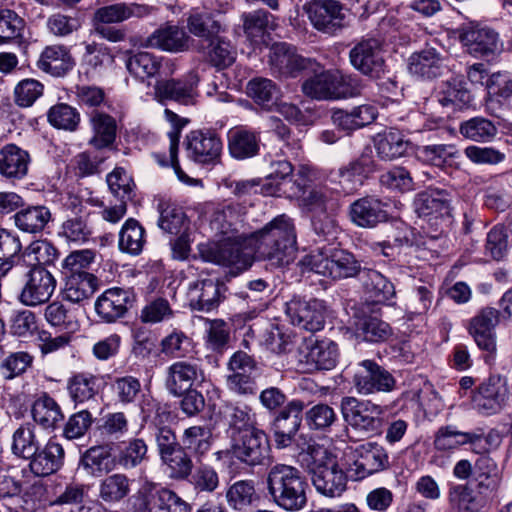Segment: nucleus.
I'll use <instances>...</instances> for the list:
<instances>
[{"label":"nucleus","mask_w":512,"mask_h":512,"mask_svg":"<svg viewBox=\"0 0 512 512\" xmlns=\"http://www.w3.org/2000/svg\"><path fill=\"white\" fill-rule=\"evenodd\" d=\"M382 201L375 197H363L355 200L349 208V216L355 225L362 228H374L387 220L388 214Z\"/></svg>","instance_id":"c756f323"},{"label":"nucleus","mask_w":512,"mask_h":512,"mask_svg":"<svg viewBox=\"0 0 512 512\" xmlns=\"http://www.w3.org/2000/svg\"><path fill=\"white\" fill-rule=\"evenodd\" d=\"M460 39L468 53L476 58L493 56L501 50L498 33L488 27H466Z\"/></svg>","instance_id":"4be33fe9"},{"label":"nucleus","mask_w":512,"mask_h":512,"mask_svg":"<svg viewBox=\"0 0 512 512\" xmlns=\"http://www.w3.org/2000/svg\"><path fill=\"white\" fill-rule=\"evenodd\" d=\"M29 153L15 144H7L0 149V175L10 180L24 178L30 164Z\"/></svg>","instance_id":"473e14b6"},{"label":"nucleus","mask_w":512,"mask_h":512,"mask_svg":"<svg viewBox=\"0 0 512 512\" xmlns=\"http://www.w3.org/2000/svg\"><path fill=\"white\" fill-rule=\"evenodd\" d=\"M131 512H191L190 505L168 488L156 489L154 483H144L131 500Z\"/></svg>","instance_id":"423d86ee"},{"label":"nucleus","mask_w":512,"mask_h":512,"mask_svg":"<svg viewBox=\"0 0 512 512\" xmlns=\"http://www.w3.org/2000/svg\"><path fill=\"white\" fill-rule=\"evenodd\" d=\"M246 90L247 95L266 110H272L277 105L279 89L270 79L253 78L248 82Z\"/></svg>","instance_id":"603ef678"},{"label":"nucleus","mask_w":512,"mask_h":512,"mask_svg":"<svg viewBox=\"0 0 512 512\" xmlns=\"http://www.w3.org/2000/svg\"><path fill=\"white\" fill-rule=\"evenodd\" d=\"M81 465L93 476L110 472L114 468L111 448L107 445L89 448L81 457Z\"/></svg>","instance_id":"6e6d98bb"},{"label":"nucleus","mask_w":512,"mask_h":512,"mask_svg":"<svg viewBox=\"0 0 512 512\" xmlns=\"http://www.w3.org/2000/svg\"><path fill=\"white\" fill-rule=\"evenodd\" d=\"M58 235L68 244L83 245L92 238L93 228L86 215H71L61 223Z\"/></svg>","instance_id":"de8ad7c7"},{"label":"nucleus","mask_w":512,"mask_h":512,"mask_svg":"<svg viewBox=\"0 0 512 512\" xmlns=\"http://www.w3.org/2000/svg\"><path fill=\"white\" fill-rule=\"evenodd\" d=\"M89 124L92 136L88 143L97 150L110 148L117 134L115 119L106 113L94 111L90 115Z\"/></svg>","instance_id":"58836bf2"},{"label":"nucleus","mask_w":512,"mask_h":512,"mask_svg":"<svg viewBox=\"0 0 512 512\" xmlns=\"http://www.w3.org/2000/svg\"><path fill=\"white\" fill-rule=\"evenodd\" d=\"M226 498L229 505L236 510L250 506L257 499L253 482L249 480L235 482L227 490Z\"/></svg>","instance_id":"774afa93"},{"label":"nucleus","mask_w":512,"mask_h":512,"mask_svg":"<svg viewBox=\"0 0 512 512\" xmlns=\"http://www.w3.org/2000/svg\"><path fill=\"white\" fill-rule=\"evenodd\" d=\"M97 289V278L91 273L67 274L63 298L71 303L89 300Z\"/></svg>","instance_id":"ea45409f"},{"label":"nucleus","mask_w":512,"mask_h":512,"mask_svg":"<svg viewBox=\"0 0 512 512\" xmlns=\"http://www.w3.org/2000/svg\"><path fill=\"white\" fill-rule=\"evenodd\" d=\"M414 207L419 217L435 219L443 217L449 213V194L440 189H428L417 195Z\"/></svg>","instance_id":"f704fd0d"},{"label":"nucleus","mask_w":512,"mask_h":512,"mask_svg":"<svg viewBox=\"0 0 512 512\" xmlns=\"http://www.w3.org/2000/svg\"><path fill=\"white\" fill-rule=\"evenodd\" d=\"M304 403L300 400L290 401L277 415L272 424L273 439L276 448L289 447L301 426V413Z\"/></svg>","instance_id":"f3484780"},{"label":"nucleus","mask_w":512,"mask_h":512,"mask_svg":"<svg viewBox=\"0 0 512 512\" xmlns=\"http://www.w3.org/2000/svg\"><path fill=\"white\" fill-rule=\"evenodd\" d=\"M341 411L345 421L357 430L378 433L383 424L384 408L370 400L344 397Z\"/></svg>","instance_id":"0eeeda50"},{"label":"nucleus","mask_w":512,"mask_h":512,"mask_svg":"<svg viewBox=\"0 0 512 512\" xmlns=\"http://www.w3.org/2000/svg\"><path fill=\"white\" fill-rule=\"evenodd\" d=\"M190 37L178 26L166 25L155 30L147 39L145 46L168 52H180L188 49Z\"/></svg>","instance_id":"4c0bfd02"},{"label":"nucleus","mask_w":512,"mask_h":512,"mask_svg":"<svg viewBox=\"0 0 512 512\" xmlns=\"http://www.w3.org/2000/svg\"><path fill=\"white\" fill-rule=\"evenodd\" d=\"M131 479L124 473H114L99 481L98 497L109 505L123 501L131 492Z\"/></svg>","instance_id":"c03bdc74"},{"label":"nucleus","mask_w":512,"mask_h":512,"mask_svg":"<svg viewBox=\"0 0 512 512\" xmlns=\"http://www.w3.org/2000/svg\"><path fill=\"white\" fill-rule=\"evenodd\" d=\"M199 74L190 70L182 78L158 81L155 93L162 99L174 100L183 105H194L199 97Z\"/></svg>","instance_id":"2eb2a0df"},{"label":"nucleus","mask_w":512,"mask_h":512,"mask_svg":"<svg viewBox=\"0 0 512 512\" xmlns=\"http://www.w3.org/2000/svg\"><path fill=\"white\" fill-rule=\"evenodd\" d=\"M186 28L198 38L210 39L220 32L221 25L210 13L192 9L187 14Z\"/></svg>","instance_id":"bf43d9fd"},{"label":"nucleus","mask_w":512,"mask_h":512,"mask_svg":"<svg viewBox=\"0 0 512 512\" xmlns=\"http://www.w3.org/2000/svg\"><path fill=\"white\" fill-rule=\"evenodd\" d=\"M31 413L33 420L44 429H54L64 418L59 404L46 393L34 401Z\"/></svg>","instance_id":"09e8293b"},{"label":"nucleus","mask_w":512,"mask_h":512,"mask_svg":"<svg viewBox=\"0 0 512 512\" xmlns=\"http://www.w3.org/2000/svg\"><path fill=\"white\" fill-rule=\"evenodd\" d=\"M126 68L130 74L142 81L174 72V64L170 59L158 57L148 52H139L130 56L126 61Z\"/></svg>","instance_id":"cd10ccee"},{"label":"nucleus","mask_w":512,"mask_h":512,"mask_svg":"<svg viewBox=\"0 0 512 512\" xmlns=\"http://www.w3.org/2000/svg\"><path fill=\"white\" fill-rule=\"evenodd\" d=\"M308 484L300 470L286 464L272 466L267 474V488L273 501L287 511H299L307 503Z\"/></svg>","instance_id":"f03ea898"},{"label":"nucleus","mask_w":512,"mask_h":512,"mask_svg":"<svg viewBox=\"0 0 512 512\" xmlns=\"http://www.w3.org/2000/svg\"><path fill=\"white\" fill-rule=\"evenodd\" d=\"M232 440L233 455L243 463L259 465L268 455V439L262 430L252 429L241 433L238 439L232 436Z\"/></svg>","instance_id":"a211bd4d"},{"label":"nucleus","mask_w":512,"mask_h":512,"mask_svg":"<svg viewBox=\"0 0 512 512\" xmlns=\"http://www.w3.org/2000/svg\"><path fill=\"white\" fill-rule=\"evenodd\" d=\"M437 98L443 107L452 109H460L471 101L470 92L455 78L441 85Z\"/></svg>","instance_id":"e2e57ef3"},{"label":"nucleus","mask_w":512,"mask_h":512,"mask_svg":"<svg viewBox=\"0 0 512 512\" xmlns=\"http://www.w3.org/2000/svg\"><path fill=\"white\" fill-rule=\"evenodd\" d=\"M51 210L45 205L23 206L12 216L15 227L23 233L38 234L52 221Z\"/></svg>","instance_id":"7c9ffc66"},{"label":"nucleus","mask_w":512,"mask_h":512,"mask_svg":"<svg viewBox=\"0 0 512 512\" xmlns=\"http://www.w3.org/2000/svg\"><path fill=\"white\" fill-rule=\"evenodd\" d=\"M132 300L133 296L128 290L110 288L95 301V312L102 321L113 323L124 317Z\"/></svg>","instance_id":"b1692460"},{"label":"nucleus","mask_w":512,"mask_h":512,"mask_svg":"<svg viewBox=\"0 0 512 512\" xmlns=\"http://www.w3.org/2000/svg\"><path fill=\"white\" fill-rule=\"evenodd\" d=\"M158 211L160 213L159 227L170 234L179 233L185 223V213L182 208L175 203L161 201Z\"/></svg>","instance_id":"69168bd1"},{"label":"nucleus","mask_w":512,"mask_h":512,"mask_svg":"<svg viewBox=\"0 0 512 512\" xmlns=\"http://www.w3.org/2000/svg\"><path fill=\"white\" fill-rule=\"evenodd\" d=\"M154 7L138 3H115L95 10L92 25H110L131 18H144L154 12Z\"/></svg>","instance_id":"5701e85b"},{"label":"nucleus","mask_w":512,"mask_h":512,"mask_svg":"<svg viewBox=\"0 0 512 512\" xmlns=\"http://www.w3.org/2000/svg\"><path fill=\"white\" fill-rule=\"evenodd\" d=\"M448 499L455 512H480L485 504L467 484L452 486L449 489Z\"/></svg>","instance_id":"4d7b16f0"},{"label":"nucleus","mask_w":512,"mask_h":512,"mask_svg":"<svg viewBox=\"0 0 512 512\" xmlns=\"http://www.w3.org/2000/svg\"><path fill=\"white\" fill-rule=\"evenodd\" d=\"M297 265L303 273L313 272L332 279L354 277L360 272V264L351 253L335 248L312 250Z\"/></svg>","instance_id":"20e7f679"},{"label":"nucleus","mask_w":512,"mask_h":512,"mask_svg":"<svg viewBox=\"0 0 512 512\" xmlns=\"http://www.w3.org/2000/svg\"><path fill=\"white\" fill-rule=\"evenodd\" d=\"M460 134L473 142L489 143L494 140L498 134L496 124L483 117L475 116L460 123Z\"/></svg>","instance_id":"3c124183"},{"label":"nucleus","mask_w":512,"mask_h":512,"mask_svg":"<svg viewBox=\"0 0 512 512\" xmlns=\"http://www.w3.org/2000/svg\"><path fill=\"white\" fill-rule=\"evenodd\" d=\"M474 481L479 494H490L495 492L501 482V473L497 463L489 456H480L473 470Z\"/></svg>","instance_id":"79ce46f5"},{"label":"nucleus","mask_w":512,"mask_h":512,"mask_svg":"<svg viewBox=\"0 0 512 512\" xmlns=\"http://www.w3.org/2000/svg\"><path fill=\"white\" fill-rule=\"evenodd\" d=\"M204 379V371L197 362L181 360L167 368L165 386L170 394L181 396Z\"/></svg>","instance_id":"6ab92c4d"},{"label":"nucleus","mask_w":512,"mask_h":512,"mask_svg":"<svg viewBox=\"0 0 512 512\" xmlns=\"http://www.w3.org/2000/svg\"><path fill=\"white\" fill-rule=\"evenodd\" d=\"M46 321L60 330L74 332L78 329V321L75 316L59 301L48 304L44 311Z\"/></svg>","instance_id":"0e129e2a"},{"label":"nucleus","mask_w":512,"mask_h":512,"mask_svg":"<svg viewBox=\"0 0 512 512\" xmlns=\"http://www.w3.org/2000/svg\"><path fill=\"white\" fill-rule=\"evenodd\" d=\"M303 10L312 26L320 32L332 35L343 27L344 6L338 0H311Z\"/></svg>","instance_id":"ddd939ff"},{"label":"nucleus","mask_w":512,"mask_h":512,"mask_svg":"<svg viewBox=\"0 0 512 512\" xmlns=\"http://www.w3.org/2000/svg\"><path fill=\"white\" fill-rule=\"evenodd\" d=\"M376 170V165L369 155H361L356 160L337 171L338 182L347 192L356 190L363 183V178Z\"/></svg>","instance_id":"e433bc0d"},{"label":"nucleus","mask_w":512,"mask_h":512,"mask_svg":"<svg viewBox=\"0 0 512 512\" xmlns=\"http://www.w3.org/2000/svg\"><path fill=\"white\" fill-rule=\"evenodd\" d=\"M286 314L293 325L316 332L324 327L326 306L319 299L293 298L286 304Z\"/></svg>","instance_id":"4468645a"},{"label":"nucleus","mask_w":512,"mask_h":512,"mask_svg":"<svg viewBox=\"0 0 512 512\" xmlns=\"http://www.w3.org/2000/svg\"><path fill=\"white\" fill-rule=\"evenodd\" d=\"M40 443L35 435V427L23 424L15 430L12 436V452L15 456L29 459L39 450Z\"/></svg>","instance_id":"680f3d73"},{"label":"nucleus","mask_w":512,"mask_h":512,"mask_svg":"<svg viewBox=\"0 0 512 512\" xmlns=\"http://www.w3.org/2000/svg\"><path fill=\"white\" fill-rule=\"evenodd\" d=\"M363 285L366 294L375 303L392 304L396 292L392 282L376 270L365 272Z\"/></svg>","instance_id":"8fccbe9b"},{"label":"nucleus","mask_w":512,"mask_h":512,"mask_svg":"<svg viewBox=\"0 0 512 512\" xmlns=\"http://www.w3.org/2000/svg\"><path fill=\"white\" fill-rule=\"evenodd\" d=\"M36 66L53 77H63L75 66L70 49L63 44L46 46L39 55Z\"/></svg>","instance_id":"c85d7f7f"},{"label":"nucleus","mask_w":512,"mask_h":512,"mask_svg":"<svg viewBox=\"0 0 512 512\" xmlns=\"http://www.w3.org/2000/svg\"><path fill=\"white\" fill-rule=\"evenodd\" d=\"M500 322V312L493 307L481 309L469 320L468 333L477 347L493 358L497 352L496 327Z\"/></svg>","instance_id":"9b49d317"},{"label":"nucleus","mask_w":512,"mask_h":512,"mask_svg":"<svg viewBox=\"0 0 512 512\" xmlns=\"http://www.w3.org/2000/svg\"><path fill=\"white\" fill-rule=\"evenodd\" d=\"M408 142L398 130H389L379 135L375 142L377 155L383 160H393L401 157L407 150Z\"/></svg>","instance_id":"052dcab7"},{"label":"nucleus","mask_w":512,"mask_h":512,"mask_svg":"<svg viewBox=\"0 0 512 512\" xmlns=\"http://www.w3.org/2000/svg\"><path fill=\"white\" fill-rule=\"evenodd\" d=\"M269 64L272 72L281 77H296L305 69L307 60L297 54L291 45L281 42L271 46Z\"/></svg>","instance_id":"393cba45"},{"label":"nucleus","mask_w":512,"mask_h":512,"mask_svg":"<svg viewBox=\"0 0 512 512\" xmlns=\"http://www.w3.org/2000/svg\"><path fill=\"white\" fill-rule=\"evenodd\" d=\"M488 97L485 102V110L490 115L497 116L495 101L510 102L512 97V74L509 72L493 73L486 84Z\"/></svg>","instance_id":"49530a36"},{"label":"nucleus","mask_w":512,"mask_h":512,"mask_svg":"<svg viewBox=\"0 0 512 512\" xmlns=\"http://www.w3.org/2000/svg\"><path fill=\"white\" fill-rule=\"evenodd\" d=\"M339 358L338 345L329 340L309 341L300 351V363L307 371L331 370Z\"/></svg>","instance_id":"aec40b11"},{"label":"nucleus","mask_w":512,"mask_h":512,"mask_svg":"<svg viewBox=\"0 0 512 512\" xmlns=\"http://www.w3.org/2000/svg\"><path fill=\"white\" fill-rule=\"evenodd\" d=\"M284 154L275 152L274 154L269 153L266 156V160L269 161L270 172L267 175V179L270 181L267 193L276 195L281 192L284 193L285 189H290L293 181L288 178L293 173L292 164L285 158H282Z\"/></svg>","instance_id":"a19ab883"},{"label":"nucleus","mask_w":512,"mask_h":512,"mask_svg":"<svg viewBox=\"0 0 512 512\" xmlns=\"http://www.w3.org/2000/svg\"><path fill=\"white\" fill-rule=\"evenodd\" d=\"M206 259L212 263L228 267L233 275L247 270L253 263L252 254L244 250L241 242L232 241L231 237L210 248Z\"/></svg>","instance_id":"dca6fc26"},{"label":"nucleus","mask_w":512,"mask_h":512,"mask_svg":"<svg viewBox=\"0 0 512 512\" xmlns=\"http://www.w3.org/2000/svg\"><path fill=\"white\" fill-rule=\"evenodd\" d=\"M314 179V171L308 166H301L290 189H285L284 193L289 198L297 199L299 204L308 211L314 213L334 211L337 205L329 190L324 187L311 188Z\"/></svg>","instance_id":"39448f33"},{"label":"nucleus","mask_w":512,"mask_h":512,"mask_svg":"<svg viewBox=\"0 0 512 512\" xmlns=\"http://www.w3.org/2000/svg\"><path fill=\"white\" fill-rule=\"evenodd\" d=\"M67 390L75 403H84L98 394L100 390V380L97 376L90 373H78L69 378Z\"/></svg>","instance_id":"864d4df0"},{"label":"nucleus","mask_w":512,"mask_h":512,"mask_svg":"<svg viewBox=\"0 0 512 512\" xmlns=\"http://www.w3.org/2000/svg\"><path fill=\"white\" fill-rule=\"evenodd\" d=\"M259 137L256 133L242 127L228 132V151L238 160L254 157L259 152Z\"/></svg>","instance_id":"37998d69"},{"label":"nucleus","mask_w":512,"mask_h":512,"mask_svg":"<svg viewBox=\"0 0 512 512\" xmlns=\"http://www.w3.org/2000/svg\"><path fill=\"white\" fill-rule=\"evenodd\" d=\"M145 243V229L137 220L127 219L119 232V249L135 256L142 252Z\"/></svg>","instance_id":"5fc2aeb1"},{"label":"nucleus","mask_w":512,"mask_h":512,"mask_svg":"<svg viewBox=\"0 0 512 512\" xmlns=\"http://www.w3.org/2000/svg\"><path fill=\"white\" fill-rule=\"evenodd\" d=\"M148 446L143 439L134 438L125 443L117 456L118 464L128 470L139 466L147 456Z\"/></svg>","instance_id":"338daca9"},{"label":"nucleus","mask_w":512,"mask_h":512,"mask_svg":"<svg viewBox=\"0 0 512 512\" xmlns=\"http://www.w3.org/2000/svg\"><path fill=\"white\" fill-rule=\"evenodd\" d=\"M347 77L338 69L323 70L306 79L303 93L316 100H335L350 96L346 87Z\"/></svg>","instance_id":"1a4fd4ad"},{"label":"nucleus","mask_w":512,"mask_h":512,"mask_svg":"<svg viewBox=\"0 0 512 512\" xmlns=\"http://www.w3.org/2000/svg\"><path fill=\"white\" fill-rule=\"evenodd\" d=\"M223 151L221 138L211 130H194L186 136V153L189 159L202 165L220 163Z\"/></svg>","instance_id":"f8f14e48"},{"label":"nucleus","mask_w":512,"mask_h":512,"mask_svg":"<svg viewBox=\"0 0 512 512\" xmlns=\"http://www.w3.org/2000/svg\"><path fill=\"white\" fill-rule=\"evenodd\" d=\"M255 254L274 266H286L295 259L297 233L294 220L286 214L274 217L249 237Z\"/></svg>","instance_id":"f257e3e1"},{"label":"nucleus","mask_w":512,"mask_h":512,"mask_svg":"<svg viewBox=\"0 0 512 512\" xmlns=\"http://www.w3.org/2000/svg\"><path fill=\"white\" fill-rule=\"evenodd\" d=\"M85 51L81 58V65L86 74H100L114 63L111 49L98 42H84Z\"/></svg>","instance_id":"a18cd8bd"},{"label":"nucleus","mask_w":512,"mask_h":512,"mask_svg":"<svg viewBox=\"0 0 512 512\" xmlns=\"http://www.w3.org/2000/svg\"><path fill=\"white\" fill-rule=\"evenodd\" d=\"M219 414L232 431V436H235L236 432L241 434L257 429L256 414L253 408L244 402H225Z\"/></svg>","instance_id":"2f4dec72"},{"label":"nucleus","mask_w":512,"mask_h":512,"mask_svg":"<svg viewBox=\"0 0 512 512\" xmlns=\"http://www.w3.org/2000/svg\"><path fill=\"white\" fill-rule=\"evenodd\" d=\"M312 483L323 496L340 497L347 488V476L337 457L322 446H312L305 454Z\"/></svg>","instance_id":"7ed1b4c3"},{"label":"nucleus","mask_w":512,"mask_h":512,"mask_svg":"<svg viewBox=\"0 0 512 512\" xmlns=\"http://www.w3.org/2000/svg\"><path fill=\"white\" fill-rule=\"evenodd\" d=\"M63 458V447L59 443L50 440L28 459L30 460L29 467L36 476H48L61 467Z\"/></svg>","instance_id":"c9c22d12"},{"label":"nucleus","mask_w":512,"mask_h":512,"mask_svg":"<svg viewBox=\"0 0 512 512\" xmlns=\"http://www.w3.org/2000/svg\"><path fill=\"white\" fill-rule=\"evenodd\" d=\"M165 119L172 125L171 130L167 133L170 142V156L173 170L180 182L188 186H203L202 180L188 176L180 167L178 160V147L181 130L187 124V120L181 118L169 109L164 111Z\"/></svg>","instance_id":"72a5a7b5"},{"label":"nucleus","mask_w":512,"mask_h":512,"mask_svg":"<svg viewBox=\"0 0 512 512\" xmlns=\"http://www.w3.org/2000/svg\"><path fill=\"white\" fill-rule=\"evenodd\" d=\"M352 383L357 393L365 396L395 387L394 377L373 360H363L353 368Z\"/></svg>","instance_id":"9d476101"},{"label":"nucleus","mask_w":512,"mask_h":512,"mask_svg":"<svg viewBox=\"0 0 512 512\" xmlns=\"http://www.w3.org/2000/svg\"><path fill=\"white\" fill-rule=\"evenodd\" d=\"M53 274L40 265H32L24 272V282L18 300L25 306L35 307L50 300L55 289Z\"/></svg>","instance_id":"6e6552de"},{"label":"nucleus","mask_w":512,"mask_h":512,"mask_svg":"<svg viewBox=\"0 0 512 512\" xmlns=\"http://www.w3.org/2000/svg\"><path fill=\"white\" fill-rule=\"evenodd\" d=\"M355 452L357 456L354 465L358 478H365L389 467L386 449L376 442L361 444Z\"/></svg>","instance_id":"a878e982"},{"label":"nucleus","mask_w":512,"mask_h":512,"mask_svg":"<svg viewBox=\"0 0 512 512\" xmlns=\"http://www.w3.org/2000/svg\"><path fill=\"white\" fill-rule=\"evenodd\" d=\"M441 64L440 54L434 48H427L410 56L409 71L414 75L433 78L439 74Z\"/></svg>","instance_id":"13d9d810"},{"label":"nucleus","mask_w":512,"mask_h":512,"mask_svg":"<svg viewBox=\"0 0 512 512\" xmlns=\"http://www.w3.org/2000/svg\"><path fill=\"white\" fill-rule=\"evenodd\" d=\"M352 66L364 75L378 77L383 70L384 60L381 45L377 39L369 38L358 42L349 52Z\"/></svg>","instance_id":"412c9836"},{"label":"nucleus","mask_w":512,"mask_h":512,"mask_svg":"<svg viewBox=\"0 0 512 512\" xmlns=\"http://www.w3.org/2000/svg\"><path fill=\"white\" fill-rule=\"evenodd\" d=\"M221 283L213 277L202 278L189 284L188 299L192 309L209 312L221 301Z\"/></svg>","instance_id":"bb28decb"}]
</instances>
